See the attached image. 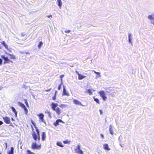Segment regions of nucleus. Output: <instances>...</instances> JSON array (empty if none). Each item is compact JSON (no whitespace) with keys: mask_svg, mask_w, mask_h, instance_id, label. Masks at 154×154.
Instances as JSON below:
<instances>
[{"mask_svg":"<svg viewBox=\"0 0 154 154\" xmlns=\"http://www.w3.org/2000/svg\"><path fill=\"white\" fill-rule=\"evenodd\" d=\"M73 102L74 103L75 105H81L82 106H84L82 104L81 102L76 99H74L73 100Z\"/></svg>","mask_w":154,"mask_h":154,"instance_id":"nucleus-11","label":"nucleus"},{"mask_svg":"<svg viewBox=\"0 0 154 154\" xmlns=\"http://www.w3.org/2000/svg\"><path fill=\"white\" fill-rule=\"evenodd\" d=\"M2 119L4 120L6 124H9L10 123V119L9 117L7 116L3 117Z\"/></svg>","mask_w":154,"mask_h":154,"instance_id":"nucleus-8","label":"nucleus"},{"mask_svg":"<svg viewBox=\"0 0 154 154\" xmlns=\"http://www.w3.org/2000/svg\"><path fill=\"white\" fill-rule=\"evenodd\" d=\"M51 88L49 89H48V90H45V91H46V92H48V91H50L51 90Z\"/></svg>","mask_w":154,"mask_h":154,"instance_id":"nucleus-39","label":"nucleus"},{"mask_svg":"<svg viewBox=\"0 0 154 154\" xmlns=\"http://www.w3.org/2000/svg\"><path fill=\"white\" fill-rule=\"evenodd\" d=\"M2 61L1 59L0 58V65H1L2 64Z\"/></svg>","mask_w":154,"mask_h":154,"instance_id":"nucleus-37","label":"nucleus"},{"mask_svg":"<svg viewBox=\"0 0 154 154\" xmlns=\"http://www.w3.org/2000/svg\"><path fill=\"white\" fill-rule=\"evenodd\" d=\"M41 136L42 140L44 141L45 140L46 137L45 132H42L41 134Z\"/></svg>","mask_w":154,"mask_h":154,"instance_id":"nucleus-12","label":"nucleus"},{"mask_svg":"<svg viewBox=\"0 0 154 154\" xmlns=\"http://www.w3.org/2000/svg\"><path fill=\"white\" fill-rule=\"evenodd\" d=\"M57 5L60 9L61 8L62 3L61 0H57Z\"/></svg>","mask_w":154,"mask_h":154,"instance_id":"nucleus-17","label":"nucleus"},{"mask_svg":"<svg viewBox=\"0 0 154 154\" xmlns=\"http://www.w3.org/2000/svg\"><path fill=\"white\" fill-rule=\"evenodd\" d=\"M98 93L99 94L100 97H101L103 100L106 101L107 99V97L106 96L105 92L103 91H100L98 92Z\"/></svg>","mask_w":154,"mask_h":154,"instance_id":"nucleus-5","label":"nucleus"},{"mask_svg":"<svg viewBox=\"0 0 154 154\" xmlns=\"http://www.w3.org/2000/svg\"><path fill=\"white\" fill-rule=\"evenodd\" d=\"M3 123L2 121H0V125L3 124Z\"/></svg>","mask_w":154,"mask_h":154,"instance_id":"nucleus-44","label":"nucleus"},{"mask_svg":"<svg viewBox=\"0 0 154 154\" xmlns=\"http://www.w3.org/2000/svg\"><path fill=\"white\" fill-rule=\"evenodd\" d=\"M26 154H36L34 152L31 151L29 149H27L26 151Z\"/></svg>","mask_w":154,"mask_h":154,"instance_id":"nucleus-20","label":"nucleus"},{"mask_svg":"<svg viewBox=\"0 0 154 154\" xmlns=\"http://www.w3.org/2000/svg\"><path fill=\"white\" fill-rule=\"evenodd\" d=\"M100 136H101V137L103 139V138H104V136H103V135L102 134H100Z\"/></svg>","mask_w":154,"mask_h":154,"instance_id":"nucleus-40","label":"nucleus"},{"mask_svg":"<svg viewBox=\"0 0 154 154\" xmlns=\"http://www.w3.org/2000/svg\"><path fill=\"white\" fill-rule=\"evenodd\" d=\"M75 152L78 154H83V151L80 148V146L79 145H77V148L75 149Z\"/></svg>","mask_w":154,"mask_h":154,"instance_id":"nucleus-7","label":"nucleus"},{"mask_svg":"<svg viewBox=\"0 0 154 154\" xmlns=\"http://www.w3.org/2000/svg\"><path fill=\"white\" fill-rule=\"evenodd\" d=\"M61 84H60L58 86V90H60V89H61Z\"/></svg>","mask_w":154,"mask_h":154,"instance_id":"nucleus-35","label":"nucleus"},{"mask_svg":"<svg viewBox=\"0 0 154 154\" xmlns=\"http://www.w3.org/2000/svg\"><path fill=\"white\" fill-rule=\"evenodd\" d=\"M95 73L98 75L99 77H100V73L99 72H96L94 70H93V71Z\"/></svg>","mask_w":154,"mask_h":154,"instance_id":"nucleus-33","label":"nucleus"},{"mask_svg":"<svg viewBox=\"0 0 154 154\" xmlns=\"http://www.w3.org/2000/svg\"><path fill=\"white\" fill-rule=\"evenodd\" d=\"M66 106V105L63 104H61L60 105V107L61 108H63Z\"/></svg>","mask_w":154,"mask_h":154,"instance_id":"nucleus-31","label":"nucleus"},{"mask_svg":"<svg viewBox=\"0 0 154 154\" xmlns=\"http://www.w3.org/2000/svg\"><path fill=\"white\" fill-rule=\"evenodd\" d=\"M60 122H63L60 119H58L57 120L56 122L54 123V125L56 126L57 125H59V123Z\"/></svg>","mask_w":154,"mask_h":154,"instance_id":"nucleus-13","label":"nucleus"},{"mask_svg":"<svg viewBox=\"0 0 154 154\" xmlns=\"http://www.w3.org/2000/svg\"><path fill=\"white\" fill-rule=\"evenodd\" d=\"M48 113L49 114L50 117L51 118V113L50 112H48Z\"/></svg>","mask_w":154,"mask_h":154,"instance_id":"nucleus-41","label":"nucleus"},{"mask_svg":"<svg viewBox=\"0 0 154 154\" xmlns=\"http://www.w3.org/2000/svg\"><path fill=\"white\" fill-rule=\"evenodd\" d=\"M13 118H12V120H13Z\"/></svg>","mask_w":154,"mask_h":154,"instance_id":"nucleus-51","label":"nucleus"},{"mask_svg":"<svg viewBox=\"0 0 154 154\" xmlns=\"http://www.w3.org/2000/svg\"><path fill=\"white\" fill-rule=\"evenodd\" d=\"M63 143L64 144L70 143V141H68V140H65L63 141Z\"/></svg>","mask_w":154,"mask_h":154,"instance_id":"nucleus-30","label":"nucleus"},{"mask_svg":"<svg viewBox=\"0 0 154 154\" xmlns=\"http://www.w3.org/2000/svg\"><path fill=\"white\" fill-rule=\"evenodd\" d=\"M18 104L22 108H23L24 109V110L25 114L26 115H27L28 114V110L27 109L25 106V105L23 103L20 102H18Z\"/></svg>","mask_w":154,"mask_h":154,"instance_id":"nucleus-4","label":"nucleus"},{"mask_svg":"<svg viewBox=\"0 0 154 154\" xmlns=\"http://www.w3.org/2000/svg\"><path fill=\"white\" fill-rule=\"evenodd\" d=\"M57 145L61 147H63L64 146L63 145H62V144L61 142H58L57 143Z\"/></svg>","mask_w":154,"mask_h":154,"instance_id":"nucleus-25","label":"nucleus"},{"mask_svg":"<svg viewBox=\"0 0 154 154\" xmlns=\"http://www.w3.org/2000/svg\"><path fill=\"white\" fill-rule=\"evenodd\" d=\"M43 44V43L42 42H40L38 44V46L39 48H41V46Z\"/></svg>","mask_w":154,"mask_h":154,"instance_id":"nucleus-26","label":"nucleus"},{"mask_svg":"<svg viewBox=\"0 0 154 154\" xmlns=\"http://www.w3.org/2000/svg\"><path fill=\"white\" fill-rule=\"evenodd\" d=\"M63 95H66L67 96L69 95V94L66 92L65 87H63Z\"/></svg>","mask_w":154,"mask_h":154,"instance_id":"nucleus-21","label":"nucleus"},{"mask_svg":"<svg viewBox=\"0 0 154 154\" xmlns=\"http://www.w3.org/2000/svg\"><path fill=\"white\" fill-rule=\"evenodd\" d=\"M103 148L105 149L108 151L110 150V148L109 147L108 144L106 143L104 144L103 145Z\"/></svg>","mask_w":154,"mask_h":154,"instance_id":"nucleus-15","label":"nucleus"},{"mask_svg":"<svg viewBox=\"0 0 154 154\" xmlns=\"http://www.w3.org/2000/svg\"><path fill=\"white\" fill-rule=\"evenodd\" d=\"M6 54H7V55L10 57V59L12 60H15L16 59V57L13 54H11L7 53H6Z\"/></svg>","mask_w":154,"mask_h":154,"instance_id":"nucleus-14","label":"nucleus"},{"mask_svg":"<svg viewBox=\"0 0 154 154\" xmlns=\"http://www.w3.org/2000/svg\"><path fill=\"white\" fill-rule=\"evenodd\" d=\"M86 93H88L89 95H91L92 94V90L91 89H88L87 90Z\"/></svg>","mask_w":154,"mask_h":154,"instance_id":"nucleus-22","label":"nucleus"},{"mask_svg":"<svg viewBox=\"0 0 154 154\" xmlns=\"http://www.w3.org/2000/svg\"><path fill=\"white\" fill-rule=\"evenodd\" d=\"M58 106V104L57 103H55L53 102L51 104V109L55 111L58 115H60L62 111L60 109L57 107Z\"/></svg>","mask_w":154,"mask_h":154,"instance_id":"nucleus-2","label":"nucleus"},{"mask_svg":"<svg viewBox=\"0 0 154 154\" xmlns=\"http://www.w3.org/2000/svg\"><path fill=\"white\" fill-rule=\"evenodd\" d=\"M52 17V16L51 14H50V15L48 16V17L49 18H50L51 17Z\"/></svg>","mask_w":154,"mask_h":154,"instance_id":"nucleus-43","label":"nucleus"},{"mask_svg":"<svg viewBox=\"0 0 154 154\" xmlns=\"http://www.w3.org/2000/svg\"><path fill=\"white\" fill-rule=\"evenodd\" d=\"M76 72L78 76V79L79 80H82L83 79L85 78L86 77V76L80 74L77 71H76Z\"/></svg>","mask_w":154,"mask_h":154,"instance_id":"nucleus-10","label":"nucleus"},{"mask_svg":"<svg viewBox=\"0 0 154 154\" xmlns=\"http://www.w3.org/2000/svg\"><path fill=\"white\" fill-rule=\"evenodd\" d=\"M151 22L154 25V19Z\"/></svg>","mask_w":154,"mask_h":154,"instance_id":"nucleus-45","label":"nucleus"},{"mask_svg":"<svg viewBox=\"0 0 154 154\" xmlns=\"http://www.w3.org/2000/svg\"><path fill=\"white\" fill-rule=\"evenodd\" d=\"M94 100L95 102H96L98 104H100V101H99V100L98 98H95L94 97Z\"/></svg>","mask_w":154,"mask_h":154,"instance_id":"nucleus-27","label":"nucleus"},{"mask_svg":"<svg viewBox=\"0 0 154 154\" xmlns=\"http://www.w3.org/2000/svg\"><path fill=\"white\" fill-rule=\"evenodd\" d=\"M14 153V148L13 147H11L10 150L7 152V154H13Z\"/></svg>","mask_w":154,"mask_h":154,"instance_id":"nucleus-16","label":"nucleus"},{"mask_svg":"<svg viewBox=\"0 0 154 154\" xmlns=\"http://www.w3.org/2000/svg\"><path fill=\"white\" fill-rule=\"evenodd\" d=\"M148 18L150 20H152V21L154 20V15H151L148 16Z\"/></svg>","mask_w":154,"mask_h":154,"instance_id":"nucleus-23","label":"nucleus"},{"mask_svg":"<svg viewBox=\"0 0 154 154\" xmlns=\"http://www.w3.org/2000/svg\"><path fill=\"white\" fill-rule=\"evenodd\" d=\"M1 57L4 60V63H13L12 61L10 60L8 57H5L4 55H1Z\"/></svg>","mask_w":154,"mask_h":154,"instance_id":"nucleus-6","label":"nucleus"},{"mask_svg":"<svg viewBox=\"0 0 154 154\" xmlns=\"http://www.w3.org/2000/svg\"><path fill=\"white\" fill-rule=\"evenodd\" d=\"M11 108L12 109V111L15 113V115L16 116L17 115V112L15 108L13 106H11Z\"/></svg>","mask_w":154,"mask_h":154,"instance_id":"nucleus-24","label":"nucleus"},{"mask_svg":"<svg viewBox=\"0 0 154 154\" xmlns=\"http://www.w3.org/2000/svg\"><path fill=\"white\" fill-rule=\"evenodd\" d=\"M57 91H56L55 92L54 96L52 97V99L54 100H55L56 99V96L57 94Z\"/></svg>","mask_w":154,"mask_h":154,"instance_id":"nucleus-28","label":"nucleus"},{"mask_svg":"<svg viewBox=\"0 0 154 154\" xmlns=\"http://www.w3.org/2000/svg\"><path fill=\"white\" fill-rule=\"evenodd\" d=\"M41 145H37L36 142H33L31 145V148L33 149H40L41 148Z\"/></svg>","mask_w":154,"mask_h":154,"instance_id":"nucleus-3","label":"nucleus"},{"mask_svg":"<svg viewBox=\"0 0 154 154\" xmlns=\"http://www.w3.org/2000/svg\"><path fill=\"white\" fill-rule=\"evenodd\" d=\"M31 122L32 123V125H33L35 128L36 129V131L37 132V134L34 131L32 132V137L35 140H38V141H39L40 140V136L39 130L36 127V126L34 122L32 120H31Z\"/></svg>","mask_w":154,"mask_h":154,"instance_id":"nucleus-1","label":"nucleus"},{"mask_svg":"<svg viewBox=\"0 0 154 154\" xmlns=\"http://www.w3.org/2000/svg\"><path fill=\"white\" fill-rule=\"evenodd\" d=\"M32 131H33V129L32 128Z\"/></svg>","mask_w":154,"mask_h":154,"instance_id":"nucleus-50","label":"nucleus"},{"mask_svg":"<svg viewBox=\"0 0 154 154\" xmlns=\"http://www.w3.org/2000/svg\"><path fill=\"white\" fill-rule=\"evenodd\" d=\"M70 30H67L65 31V32L66 33H69L70 32Z\"/></svg>","mask_w":154,"mask_h":154,"instance_id":"nucleus-38","label":"nucleus"},{"mask_svg":"<svg viewBox=\"0 0 154 154\" xmlns=\"http://www.w3.org/2000/svg\"><path fill=\"white\" fill-rule=\"evenodd\" d=\"M1 43L5 47V48L8 50V45L5 43V41L1 42Z\"/></svg>","mask_w":154,"mask_h":154,"instance_id":"nucleus-18","label":"nucleus"},{"mask_svg":"<svg viewBox=\"0 0 154 154\" xmlns=\"http://www.w3.org/2000/svg\"><path fill=\"white\" fill-rule=\"evenodd\" d=\"M109 131L110 134L111 135H113V129L112 128V126L111 125H110Z\"/></svg>","mask_w":154,"mask_h":154,"instance_id":"nucleus-19","label":"nucleus"},{"mask_svg":"<svg viewBox=\"0 0 154 154\" xmlns=\"http://www.w3.org/2000/svg\"><path fill=\"white\" fill-rule=\"evenodd\" d=\"M64 76V75H61L60 76V79H61V81L62 82V78H63Z\"/></svg>","mask_w":154,"mask_h":154,"instance_id":"nucleus-34","label":"nucleus"},{"mask_svg":"<svg viewBox=\"0 0 154 154\" xmlns=\"http://www.w3.org/2000/svg\"><path fill=\"white\" fill-rule=\"evenodd\" d=\"M1 40V39H0V40Z\"/></svg>","mask_w":154,"mask_h":154,"instance_id":"nucleus-52","label":"nucleus"},{"mask_svg":"<svg viewBox=\"0 0 154 154\" xmlns=\"http://www.w3.org/2000/svg\"><path fill=\"white\" fill-rule=\"evenodd\" d=\"M38 116L39 117V119L41 122H44V115L42 113L39 114L38 115Z\"/></svg>","mask_w":154,"mask_h":154,"instance_id":"nucleus-9","label":"nucleus"},{"mask_svg":"<svg viewBox=\"0 0 154 154\" xmlns=\"http://www.w3.org/2000/svg\"><path fill=\"white\" fill-rule=\"evenodd\" d=\"M24 101L26 105V106L28 107H29V105H28V103L27 100L26 99H24Z\"/></svg>","mask_w":154,"mask_h":154,"instance_id":"nucleus-29","label":"nucleus"},{"mask_svg":"<svg viewBox=\"0 0 154 154\" xmlns=\"http://www.w3.org/2000/svg\"><path fill=\"white\" fill-rule=\"evenodd\" d=\"M21 36L22 37L23 36H25V34L24 33H23V32H22L21 33Z\"/></svg>","mask_w":154,"mask_h":154,"instance_id":"nucleus-36","label":"nucleus"},{"mask_svg":"<svg viewBox=\"0 0 154 154\" xmlns=\"http://www.w3.org/2000/svg\"><path fill=\"white\" fill-rule=\"evenodd\" d=\"M0 154H2V153L1 152H0Z\"/></svg>","mask_w":154,"mask_h":154,"instance_id":"nucleus-49","label":"nucleus"},{"mask_svg":"<svg viewBox=\"0 0 154 154\" xmlns=\"http://www.w3.org/2000/svg\"><path fill=\"white\" fill-rule=\"evenodd\" d=\"M85 74H86V75H87V73H85Z\"/></svg>","mask_w":154,"mask_h":154,"instance_id":"nucleus-47","label":"nucleus"},{"mask_svg":"<svg viewBox=\"0 0 154 154\" xmlns=\"http://www.w3.org/2000/svg\"><path fill=\"white\" fill-rule=\"evenodd\" d=\"M100 114L101 115H102V114H103L102 110H100Z\"/></svg>","mask_w":154,"mask_h":154,"instance_id":"nucleus-42","label":"nucleus"},{"mask_svg":"<svg viewBox=\"0 0 154 154\" xmlns=\"http://www.w3.org/2000/svg\"><path fill=\"white\" fill-rule=\"evenodd\" d=\"M5 144H6V148H7V143H5Z\"/></svg>","mask_w":154,"mask_h":154,"instance_id":"nucleus-46","label":"nucleus"},{"mask_svg":"<svg viewBox=\"0 0 154 154\" xmlns=\"http://www.w3.org/2000/svg\"><path fill=\"white\" fill-rule=\"evenodd\" d=\"M1 48H2L1 47H0V49H1Z\"/></svg>","mask_w":154,"mask_h":154,"instance_id":"nucleus-48","label":"nucleus"},{"mask_svg":"<svg viewBox=\"0 0 154 154\" xmlns=\"http://www.w3.org/2000/svg\"><path fill=\"white\" fill-rule=\"evenodd\" d=\"M131 34L130 33V34H128V36H129L128 39H129V42L130 43H131Z\"/></svg>","mask_w":154,"mask_h":154,"instance_id":"nucleus-32","label":"nucleus"}]
</instances>
